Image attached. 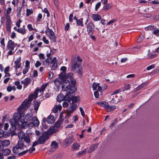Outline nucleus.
Listing matches in <instances>:
<instances>
[{
  "instance_id": "e433bc0d",
  "label": "nucleus",
  "mask_w": 159,
  "mask_h": 159,
  "mask_svg": "<svg viewBox=\"0 0 159 159\" xmlns=\"http://www.w3.org/2000/svg\"><path fill=\"white\" fill-rule=\"evenodd\" d=\"M2 144L3 145V147L4 146L7 147L10 144V142L9 140H6L2 141Z\"/></svg>"
},
{
  "instance_id": "de8ad7c7",
  "label": "nucleus",
  "mask_w": 159,
  "mask_h": 159,
  "mask_svg": "<svg viewBox=\"0 0 159 159\" xmlns=\"http://www.w3.org/2000/svg\"><path fill=\"white\" fill-rule=\"evenodd\" d=\"M98 84L95 83H93L92 85V87L94 90H95L97 89V87H98Z\"/></svg>"
},
{
  "instance_id": "774afa93",
  "label": "nucleus",
  "mask_w": 159,
  "mask_h": 159,
  "mask_svg": "<svg viewBox=\"0 0 159 159\" xmlns=\"http://www.w3.org/2000/svg\"><path fill=\"white\" fill-rule=\"evenodd\" d=\"M116 21V20H115V19H113V20H112L110 21H109L107 23V25H110L112 23H113L114 22H115Z\"/></svg>"
},
{
  "instance_id": "864d4df0",
  "label": "nucleus",
  "mask_w": 159,
  "mask_h": 159,
  "mask_svg": "<svg viewBox=\"0 0 159 159\" xmlns=\"http://www.w3.org/2000/svg\"><path fill=\"white\" fill-rule=\"evenodd\" d=\"M42 17V16L41 14L39 13L37 17V21L38 22L39 21H40V20H41Z\"/></svg>"
},
{
  "instance_id": "4c0bfd02",
  "label": "nucleus",
  "mask_w": 159,
  "mask_h": 159,
  "mask_svg": "<svg viewBox=\"0 0 159 159\" xmlns=\"http://www.w3.org/2000/svg\"><path fill=\"white\" fill-rule=\"evenodd\" d=\"M26 16H28L30 14H32L33 12L32 9H27L26 10Z\"/></svg>"
},
{
  "instance_id": "7ed1b4c3",
  "label": "nucleus",
  "mask_w": 159,
  "mask_h": 159,
  "mask_svg": "<svg viewBox=\"0 0 159 159\" xmlns=\"http://www.w3.org/2000/svg\"><path fill=\"white\" fill-rule=\"evenodd\" d=\"M76 90V87L75 86H71L69 88H68L67 90H63L64 92H66L64 94L65 95L62 93H60L58 95V98H61L62 99H58L59 102H60L62 101L65 100L67 101L68 102L70 101V97L71 96V94L73 93Z\"/></svg>"
},
{
  "instance_id": "c03bdc74",
  "label": "nucleus",
  "mask_w": 159,
  "mask_h": 159,
  "mask_svg": "<svg viewBox=\"0 0 159 159\" xmlns=\"http://www.w3.org/2000/svg\"><path fill=\"white\" fill-rule=\"evenodd\" d=\"M153 33L156 36H159V30L157 29L154 30L153 31Z\"/></svg>"
},
{
  "instance_id": "f257e3e1",
  "label": "nucleus",
  "mask_w": 159,
  "mask_h": 159,
  "mask_svg": "<svg viewBox=\"0 0 159 159\" xmlns=\"http://www.w3.org/2000/svg\"><path fill=\"white\" fill-rule=\"evenodd\" d=\"M73 75L72 73H69L66 75L65 72H61L59 75V79L61 82H63L62 86V90H66L70 87L75 86L76 80L73 78Z\"/></svg>"
},
{
  "instance_id": "6e6d98bb",
  "label": "nucleus",
  "mask_w": 159,
  "mask_h": 159,
  "mask_svg": "<svg viewBox=\"0 0 159 159\" xmlns=\"http://www.w3.org/2000/svg\"><path fill=\"white\" fill-rule=\"evenodd\" d=\"M53 73L51 71H49L48 73V78L49 79H51L53 77Z\"/></svg>"
},
{
  "instance_id": "13d9d810",
  "label": "nucleus",
  "mask_w": 159,
  "mask_h": 159,
  "mask_svg": "<svg viewBox=\"0 0 159 159\" xmlns=\"http://www.w3.org/2000/svg\"><path fill=\"white\" fill-rule=\"evenodd\" d=\"M54 63H57V58L55 57H54L51 60V63L54 64Z\"/></svg>"
},
{
  "instance_id": "a19ab883",
  "label": "nucleus",
  "mask_w": 159,
  "mask_h": 159,
  "mask_svg": "<svg viewBox=\"0 0 159 159\" xmlns=\"http://www.w3.org/2000/svg\"><path fill=\"white\" fill-rule=\"evenodd\" d=\"M155 29H156V27L154 25H150L147 27L146 28V29L147 30H152Z\"/></svg>"
},
{
  "instance_id": "423d86ee",
  "label": "nucleus",
  "mask_w": 159,
  "mask_h": 159,
  "mask_svg": "<svg viewBox=\"0 0 159 159\" xmlns=\"http://www.w3.org/2000/svg\"><path fill=\"white\" fill-rule=\"evenodd\" d=\"M89 18L88 17L85 21V24L86 25L88 34L91 35L94 32L95 27L94 25L91 21H89Z\"/></svg>"
},
{
  "instance_id": "f3484780",
  "label": "nucleus",
  "mask_w": 159,
  "mask_h": 159,
  "mask_svg": "<svg viewBox=\"0 0 159 159\" xmlns=\"http://www.w3.org/2000/svg\"><path fill=\"white\" fill-rule=\"evenodd\" d=\"M31 81V79L30 78H26L23 80H22L21 81V83L22 84H23L25 86H26L30 83Z\"/></svg>"
},
{
  "instance_id": "aec40b11",
  "label": "nucleus",
  "mask_w": 159,
  "mask_h": 159,
  "mask_svg": "<svg viewBox=\"0 0 159 159\" xmlns=\"http://www.w3.org/2000/svg\"><path fill=\"white\" fill-rule=\"evenodd\" d=\"M98 146V144H94L92 145L90 147V148L88 151V152L89 153L92 152L97 148Z\"/></svg>"
},
{
  "instance_id": "c756f323",
  "label": "nucleus",
  "mask_w": 159,
  "mask_h": 159,
  "mask_svg": "<svg viewBox=\"0 0 159 159\" xmlns=\"http://www.w3.org/2000/svg\"><path fill=\"white\" fill-rule=\"evenodd\" d=\"M2 153L5 156L9 155L11 152V150L8 148H6L4 149H2Z\"/></svg>"
},
{
  "instance_id": "58836bf2",
  "label": "nucleus",
  "mask_w": 159,
  "mask_h": 159,
  "mask_svg": "<svg viewBox=\"0 0 159 159\" xmlns=\"http://www.w3.org/2000/svg\"><path fill=\"white\" fill-rule=\"evenodd\" d=\"M116 108V106H109L108 105L107 109L109 110V111H111Z\"/></svg>"
},
{
  "instance_id": "a18cd8bd",
  "label": "nucleus",
  "mask_w": 159,
  "mask_h": 159,
  "mask_svg": "<svg viewBox=\"0 0 159 159\" xmlns=\"http://www.w3.org/2000/svg\"><path fill=\"white\" fill-rule=\"evenodd\" d=\"M143 39V35H140L138 37L137 39V42L140 43L141 42Z\"/></svg>"
},
{
  "instance_id": "1a4fd4ad",
  "label": "nucleus",
  "mask_w": 159,
  "mask_h": 159,
  "mask_svg": "<svg viewBox=\"0 0 159 159\" xmlns=\"http://www.w3.org/2000/svg\"><path fill=\"white\" fill-rule=\"evenodd\" d=\"M74 141V139L73 135L70 134L68 135V137L66 138L64 142L65 145L66 146H68L71 144Z\"/></svg>"
},
{
  "instance_id": "a211bd4d",
  "label": "nucleus",
  "mask_w": 159,
  "mask_h": 159,
  "mask_svg": "<svg viewBox=\"0 0 159 159\" xmlns=\"http://www.w3.org/2000/svg\"><path fill=\"white\" fill-rule=\"evenodd\" d=\"M21 59V57H19L15 61V67L16 69L19 68L21 67V65L20 64Z\"/></svg>"
},
{
  "instance_id": "3c124183",
  "label": "nucleus",
  "mask_w": 159,
  "mask_h": 159,
  "mask_svg": "<svg viewBox=\"0 0 159 159\" xmlns=\"http://www.w3.org/2000/svg\"><path fill=\"white\" fill-rule=\"evenodd\" d=\"M15 46H12L7 45V48L8 50H13Z\"/></svg>"
},
{
  "instance_id": "20e7f679",
  "label": "nucleus",
  "mask_w": 159,
  "mask_h": 159,
  "mask_svg": "<svg viewBox=\"0 0 159 159\" xmlns=\"http://www.w3.org/2000/svg\"><path fill=\"white\" fill-rule=\"evenodd\" d=\"M34 96L35 95L33 94H30L28 98V99H25L22 103L21 105L18 108V110H21L22 109L28 108L30 106V103L29 102H31Z\"/></svg>"
},
{
  "instance_id": "a878e982",
  "label": "nucleus",
  "mask_w": 159,
  "mask_h": 159,
  "mask_svg": "<svg viewBox=\"0 0 159 159\" xmlns=\"http://www.w3.org/2000/svg\"><path fill=\"white\" fill-rule=\"evenodd\" d=\"M70 101L68 102H70L71 101H72L71 103H70V104H74L76 103L78 100V98L76 96H72L71 97H70Z\"/></svg>"
},
{
  "instance_id": "69168bd1",
  "label": "nucleus",
  "mask_w": 159,
  "mask_h": 159,
  "mask_svg": "<svg viewBox=\"0 0 159 159\" xmlns=\"http://www.w3.org/2000/svg\"><path fill=\"white\" fill-rule=\"evenodd\" d=\"M41 64V63L39 61H37L35 64V66L37 68L39 66H40Z\"/></svg>"
},
{
  "instance_id": "6e6552de",
  "label": "nucleus",
  "mask_w": 159,
  "mask_h": 159,
  "mask_svg": "<svg viewBox=\"0 0 159 159\" xmlns=\"http://www.w3.org/2000/svg\"><path fill=\"white\" fill-rule=\"evenodd\" d=\"M45 33L47 35H48L51 40L54 43L56 42V36L54 32L51 29L48 28L46 30Z\"/></svg>"
},
{
  "instance_id": "ea45409f",
  "label": "nucleus",
  "mask_w": 159,
  "mask_h": 159,
  "mask_svg": "<svg viewBox=\"0 0 159 159\" xmlns=\"http://www.w3.org/2000/svg\"><path fill=\"white\" fill-rule=\"evenodd\" d=\"M80 147V145L77 143H74L72 145V147L74 149H76Z\"/></svg>"
},
{
  "instance_id": "f03ea898",
  "label": "nucleus",
  "mask_w": 159,
  "mask_h": 159,
  "mask_svg": "<svg viewBox=\"0 0 159 159\" xmlns=\"http://www.w3.org/2000/svg\"><path fill=\"white\" fill-rule=\"evenodd\" d=\"M82 59L80 56H78L77 58H74L72 59L71 70H76V72L80 75L82 74V68L81 66Z\"/></svg>"
},
{
  "instance_id": "0eeeda50",
  "label": "nucleus",
  "mask_w": 159,
  "mask_h": 159,
  "mask_svg": "<svg viewBox=\"0 0 159 159\" xmlns=\"http://www.w3.org/2000/svg\"><path fill=\"white\" fill-rule=\"evenodd\" d=\"M19 116L18 114H16L14 115L13 117L14 119L11 120L12 122H13V124H12V127L10 129L11 132H12V134H14V133L16 129L15 125H16L19 122Z\"/></svg>"
},
{
  "instance_id": "bf43d9fd",
  "label": "nucleus",
  "mask_w": 159,
  "mask_h": 159,
  "mask_svg": "<svg viewBox=\"0 0 159 159\" xmlns=\"http://www.w3.org/2000/svg\"><path fill=\"white\" fill-rule=\"evenodd\" d=\"M63 107H68V103L66 102H64L62 103Z\"/></svg>"
},
{
  "instance_id": "680f3d73",
  "label": "nucleus",
  "mask_w": 159,
  "mask_h": 159,
  "mask_svg": "<svg viewBox=\"0 0 159 159\" xmlns=\"http://www.w3.org/2000/svg\"><path fill=\"white\" fill-rule=\"evenodd\" d=\"M42 40L43 42L45 43L48 44L49 43V41L48 40L46 39L45 37H43V38Z\"/></svg>"
},
{
  "instance_id": "338daca9",
  "label": "nucleus",
  "mask_w": 159,
  "mask_h": 159,
  "mask_svg": "<svg viewBox=\"0 0 159 159\" xmlns=\"http://www.w3.org/2000/svg\"><path fill=\"white\" fill-rule=\"evenodd\" d=\"M73 15L72 14H70L69 15V20L70 22H72L73 20Z\"/></svg>"
},
{
  "instance_id": "473e14b6",
  "label": "nucleus",
  "mask_w": 159,
  "mask_h": 159,
  "mask_svg": "<svg viewBox=\"0 0 159 159\" xmlns=\"http://www.w3.org/2000/svg\"><path fill=\"white\" fill-rule=\"evenodd\" d=\"M146 86V84L144 83L142 84L139 85L138 87L135 88L134 90V92H136L139 90H140L141 89L144 87V86Z\"/></svg>"
},
{
  "instance_id": "e2e57ef3",
  "label": "nucleus",
  "mask_w": 159,
  "mask_h": 159,
  "mask_svg": "<svg viewBox=\"0 0 159 159\" xmlns=\"http://www.w3.org/2000/svg\"><path fill=\"white\" fill-rule=\"evenodd\" d=\"M61 70L63 71L62 72H65L66 70V68L65 66H62L61 68Z\"/></svg>"
},
{
  "instance_id": "49530a36",
  "label": "nucleus",
  "mask_w": 159,
  "mask_h": 159,
  "mask_svg": "<svg viewBox=\"0 0 159 159\" xmlns=\"http://www.w3.org/2000/svg\"><path fill=\"white\" fill-rule=\"evenodd\" d=\"M7 45H9L12 46H15V43L13 41H12L11 40H9L8 41V42L7 43Z\"/></svg>"
},
{
  "instance_id": "b1692460",
  "label": "nucleus",
  "mask_w": 159,
  "mask_h": 159,
  "mask_svg": "<svg viewBox=\"0 0 159 159\" xmlns=\"http://www.w3.org/2000/svg\"><path fill=\"white\" fill-rule=\"evenodd\" d=\"M83 18H81L79 19H78L76 21V24L77 25L79 26H81L83 27L84 26V24L83 23Z\"/></svg>"
},
{
  "instance_id": "6ab92c4d",
  "label": "nucleus",
  "mask_w": 159,
  "mask_h": 159,
  "mask_svg": "<svg viewBox=\"0 0 159 159\" xmlns=\"http://www.w3.org/2000/svg\"><path fill=\"white\" fill-rule=\"evenodd\" d=\"M40 103L41 102L40 100H37L34 102V109L35 111H37L38 110Z\"/></svg>"
},
{
  "instance_id": "f8f14e48",
  "label": "nucleus",
  "mask_w": 159,
  "mask_h": 159,
  "mask_svg": "<svg viewBox=\"0 0 159 159\" xmlns=\"http://www.w3.org/2000/svg\"><path fill=\"white\" fill-rule=\"evenodd\" d=\"M51 148L50 150V152L54 151L58 147V144L55 141H52L51 144Z\"/></svg>"
},
{
  "instance_id": "8fccbe9b",
  "label": "nucleus",
  "mask_w": 159,
  "mask_h": 159,
  "mask_svg": "<svg viewBox=\"0 0 159 159\" xmlns=\"http://www.w3.org/2000/svg\"><path fill=\"white\" fill-rule=\"evenodd\" d=\"M53 65L52 66L51 69L52 70H56L57 68V63H54V64H52Z\"/></svg>"
},
{
  "instance_id": "9b49d317",
  "label": "nucleus",
  "mask_w": 159,
  "mask_h": 159,
  "mask_svg": "<svg viewBox=\"0 0 159 159\" xmlns=\"http://www.w3.org/2000/svg\"><path fill=\"white\" fill-rule=\"evenodd\" d=\"M16 145L20 149H24V148H26L27 147V145H25L24 142L21 140H19L18 141Z\"/></svg>"
},
{
  "instance_id": "c85d7f7f",
  "label": "nucleus",
  "mask_w": 159,
  "mask_h": 159,
  "mask_svg": "<svg viewBox=\"0 0 159 159\" xmlns=\"http://www.w3.org/2000/svg\"><path fill=\"white\" fill-rule=\"evenodd\" d=\"M131 86L129 84H124V87H122V92H124L125 90H128L130 89Z\"/></svg>"
},
{
  "instance_id": "2eb2a0df",
  "label": "nucleus",
  "mask_w": 159,
  "mask_h": 159,
  "mask_svg": "<svg viewBox=\"0 0 159 159\" xmlns=\"http://www.w3.org/2000/svg\"><path fill=\"white\" fill-rule=\"evenodd\" d=\"M32 122L34 126L37 127L39 125V122L36 116L33 117L32 120Z\"/></svg>"
},
{
  "instance_id": "4468645a",
  "label": "nucleus",
  "mask_w": 159,
  "mask_h": 159,
  "mask_svg": "<svg viewBox=\"0 0 159 159\" xmlns=\"http://www.w3.org/2000/svg\"><path fill=\"white\" fill-rule=\"evenodd\" d=\"M71 104V105L70 106L69 108L67 109L68 112L70 113H72L75 110L77 107V105L76 104Z\"/></svg>"
},
{
  "instance_id": "5fc2aeb1",
  "label": "nucleus",
  "mask_w": 159,
  "mask_h": 159,
  "mask_svg": "<svg viewBox=\"0 0 159 159\" xmlns=\"http://www.w3.org/2000/svg\"><path fill=\"white\" fill-rule=\"evenodd\" d=\"M79 109H80V110L81 112V115L83 116H84L85 115V113H84V111L83 109L81 107H80Z\"/></svg>"
},
{
  "instance_id": "37998d69",
  "label": "nucleus",
  "mask_w": 159,
  "mask_h": 159,
  "mask_svg": "<svg viewBox=\"0 0 159 159\" xmlns=\"http://www.w3.org/2000/svg\"><path fill=\"white\" fill-rule=\"evenodd\" d=\"M101 5V3L100 2H99L97 3L95 7V11H98V9L99 8Z\"/></svg>"
},
{
  "instance_id": "412c9836",
  "label": "nucleus",
  "mask_w": 159,
  "mask_h": 159,
  "mask_svg": "<svg viewBox=\"0 0 159 159\" xmlns=\"http://www.w3.org/2000/svg\"><path fill=\"white\" fill-rule=\"evenodd\" d=\"M97 104L100 107L105 108H107L108 105V103L105 101H102L101 102H98Z\"/></svg>"
},
{
  "instance_id": "09e8293b",
  "label": "nucleus",
  "mask_w": 159,
  "mask_h": 159,
  "mask_svg": "<svg viewBox=\"0 0 159 159\" xmlns=\"http://www.w3.org/2000/svg\"><path fill=\"white\" fill-rule=\"evenodd\" d=\"M155 67V65L152 64V65L147 67L146 68V70H148L154 68Z\"/></svg>"
},
{
  "instance_id": "79ce46f5",
  "label": "nucleus",
  "mask_w": 159,
  "mask_h": 159,
  "mask_svg": "<svg viewBox=\"0 0 159 159\" xmlns=\"http://www.w3.org/2000/svg\"><path fill=\"white\" fill-rule=\"evenodd\" d=\"M29 150H30V149H29L28 150L27 149V150L21 152L19 153H18V156H22L23 155H24L25 154L27 153Z\"/></svg>"
},
{
  "instance_id": "7c9ffc66",
  "label": "nucleus",
  "mask_w": 159,
  "mask_h": 159,
  "mask_svg": "<svg viewBox=\"0 0 159 159\" xmlns=\"http://www.w3.org/2000/svg\"><path fill=\"white\" fill-rule=\"evenodd\" d=\"M51 58H47L44 61H43V65L49 66V64H51Z\"/></svg>"
},
{
  "instance_id": "4be33fe9",
  "label": "nucleus",
  "mask_w": 159,
  "mask_h": 159,
  "mask_svg": "<svg viewBox=\"0 0 159 159\" xmlns=\"http://www.w3.org/2000/svg\"><path fill=\"white\" fill-rule=\"evenodd\" d=\"M62 108V107L61 105H59L57 106V105H55L53 108L52 111L54 113H57L58 110L60 111H61Z\"/></svg>"
},
{
  "instance_id": "cd10ccee",
  "label": "nucleus",
  "mask_w": 159,
  "mask_h": 159,
  "mask_svg": "<svg viewBox=\"0 0 159 159\" xmlns=\"http://www.w3.org/2000/svg\"><path fill=\"white\" fill-rule=\"evenodd\" d=\"M18 115H19L18 116L19 117V116H20V115L18 114ZM19 121H20V122L22 123L21 126L23 128L25 129L26 128H27V127H28V126H29V123L27 122H26V121L22 122V121L20 120V119H19Z\"/></svg>"
},
{
  "instance_id": "5701e85b",
  "label": "nucleus",
  "mask_w": 159,
  "mask_h": 159,
  "mask_svg": "<svg viewBox=\"0 0 159 159\" xmlns=\"http://www.w3.org/2000/svg\"><path fill=\"white\" fill-rule=\"evenodd\" d=\"M54 116H53L51 115L49 116L47 120L48 123L49 124H51L53 123L54 122Z\"/></svg>"
},
{
  "instance_id": "9d476101",
  "label": "nucleus",
  "mask_w": 159,
  "mask_h": 159,
  "mask_svg": "<svg viewBox=\"0 0 159 159\" xmlns=\"http://www.w3.org/2000/svg\"><path fill=\"white\" fill-rule=\"evenodd\" d=\"M61 124L59 122L57 121L55 124L54 126L50 128L49 131L52 133V134L56 133L58 130V128L60 126Z\"/></svg>"
},
{
  "instance_id": "c9c22d12",
  "label": "nucleus",
  "mask_w": 159,
  "mask_h": 159,
  "mask_svg": "<svg viewBox=\"0 0 159 159\" xmlns=\"http://www.w3.org/2000/svg\"><path fill=\"white\" fill-rule=\"evenodd\" d=\"M157 56V54H151V53H148V58L149 59H152Z\"/></svg>"
},
{
  "instance_id": "f704fd0d",
  "label": "nucleus",
  "mask_w": 159,
  "mask_h": 159,
  "mask_svg": "<svg viewBox=\"0 0 159 159\" xmlns=\"http://www.w3.org/2000/svg\"><path fill=\"white\" fill-rule=\"evenodd\" d=\"M111 7V5L109 3L104 6L103 8V9L105 11H106L109 9Z\"/></svg>"
},
{
  "instance_id": "39448f33",
  "label": "nucleus",
  "mask_w": 159,
  "mask_h": 159,
  "mask_svg": "<svg viewBox=\"0 0 159 159\" xmlns=\"http://www.w3.org/2000/svg\"><path fill=\"white\" fill-rule=\"evenodd\" d=\"M52 133L48 131L43 132L38 139L39 144H44L45 141L49 139V136Z\"/></svg>"
},
{
  "instance_id": "4d7b16f0",
  "label": "nucleus",
  "mask_w": 159,
  "mask_h": 159,
  "mask_svg": "<svg viewBox=\"0 0 159 159\" xmlns=\"http://www.w3.org/2000/svg\"><path fill=\"white\" fill-rule=\"evenodd\" d=\"M39 56L40 60H44L45 59L43 53L39 54Z\"/></svg>"
},
{
  "instance_id": "ddd939ff",
  "label": "nucleus",
  "mask_w": 159,
  "mask_h": 159,
  "mask_svg": "<svg viewBox=\"0 0 159 159\" xmlns=\"http://www.w3.org/2000/svg\"><path fill=\"white\" fill-rule=\"evenodd\" d=\"M23 139L24 140L25 143L27 144V146H29L30 145V143L31 141L30 139V137L29 135L26 134Z\"/></svg>"
},
{
  "instance_id": "603ef678",
  "label": "nucleus",
  "mask_w": 159,
  "mask_h": 159,
  "mask_svg": "<svg viewBox=\"0 0 159 159\" xmlns=\"http://www.w3.org/2000/svg\"><path fill=\"white\" fill-rule=\"evenodd\" d=\"M122 92L121 89H117V90H116V91H114L113 92V93L112 94L115 95L116 94H117L120 92Z\"/></svg>"
},
{
  "instance_id": "bb28decb",
  "label": "nucleus",
  "mask_w": 159,
  "mask_h": 159,
  "mask_svg": "<svg viewBox=\"0 0 159 159\" xmlns=\"http://www.w3.org/2000/svg\"><path fill=\"white\" fill-rule=\"evenodd\" d=\"M32 115L31 113H28L25 116V119L28 121H30L33 119Z\"/></svg>"
},
{
  "instance_id": "dca6fc26",
  "label": "nucleus",
  "mask_w": 159,
  "mask_h": 159,
  "mask_svg": "<svg viewBox=\"0 0 159 159\" xmlns=\"http://www.w3.org/2000/svg\"><path fill=\"white\" fill-rule=\"evenodd\" d=\"M91 17L93 20L96 21L99 20L101 19V16L98 14H92Z\"/></svg>"
},
{
  "instance_id": "393cba45",
  "label": "nucleus",
  "mask_w": 159,
  "mask_h": 159,
  "mask_svg": "<svg viewBox=\"0 0 159 159\" xmlns=\"http://www.w3.org/2000/svg\"><path fill=\"white\" fill-rule=\"evenodd\" d=\"M26 134L22 131H20L17 133V135L19 139L20 140H22Z\"/></svg>"
},
{
  "instance_id": "72a5a7b5",
  "label": "nucleus",
  "mask_w": 159,
  "mask_h": 159,
  "mask_svg": "<svg viewBox=\"0 0 159 159\" xmlns=\"http://www.w3.org/2000/svg\"><path fill=\"white\" fill-rule=\"evenodd\" d=\"M17 146L16 145L12 149V151L13 153L16 154L17 153H19V148L17 147Z\"/></svg>"
},
{
  "instance_id": "052dcab7",
  "label": "nucleus",
  "mask_w": 159,
  "mask_h": 159,
  "mask_svg": "<svg viewBox=\"0 0 159 159\" xmlns=\"http://www.w3.org/2000/svg\"><path fill=\"white\" fill-rule=\"evenodd\" d=\"M27 28L29 31H32L34 30V28L32 27V25L30 24H29L27 25Z\"/></svg>"
},
{
  "instance_id": "2f4dec72",
  "label": "nucleus",
  "mask_w": 159,
  "mask_h": 159,
  "mask_svg": "<svg viewBox=\"0 0 159 159\" xmlns=\"http://www.w3.org/2000/svg\"><path fill=\"white\" fill-rule=\"evenodd\" d=\"M25 25H24L23 28L17 29V31L19 33L21 34H24L26 33L25 29L24 28Z\"/></svg>"
},
{
  "instance_id": "0e129e2a",
  "label": "nucleus",
  "mask_w": 159,
  "mask_h": 159,
  "mask_svg": "<svg viewBox=\"0 0 159 159\" xmlns=\"http://www.w3.org/2000/svg\"><path fill=\"white\" fill-rule=\"evenodd\" d=\"M94 95L96 98H98L99 97V94L98 91H96L94 92Z\"/></svg>"
}]
</instances>
